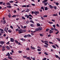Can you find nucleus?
<instances>
[{
  "label": "nucleus",
  "instance_id": "nucleus-1",
  "mask_svg": "<svg viewBox=\"0 0 60 60\" xmlns=\"http://www.w3.org/2000/svg\"><path fill=\"white\" fill-rule=\"evenodd\" d=\"M39 12L38 11H37V12L36 11H35V12H34H34H33V11H32V14H33L34 13L36 15H37V14H39Z\"/></svg>",
  "mask_w": 60,
  "mask_h": 60
},
{
  "label": "nucleus",
  "instance_id": "nucleus-2",
  "mask_svg": "<svg viewBox=\"0 0 60 60\" xmlns=\"http://www.w3.org/2000/svg\"><path fill=\"white\" fill-rule=\"evenodd\" d=\"M19 34H20L23 33V31L22 29H19L18 31Z\"/></svg>",
  "mask_w": 60,
  "mask_h": 60
},
{
  "label": "nucleus",
  "instance_id": "nucleus-3",
  "mask_svg": "<svg viewBox=\"0 0 60 60\" xmlns=\"http://www.w3.org/2000/svg\"><path fill=\"white\" fill-rule=\"evenodd\" d=\"M44 0H43L42 1V3H43L44 4V5L45 6H46L47 4H48V2H44Z\"/></svg>",
  "mask_w": 60,
  "mask_h": 60
},
{
  "label": "nucleus",
  "instance_id": "nucleus-4",
  "mask_svg": "<svg viewBox=\"0 0 60 60\" xmlns=\"http://www.w3.org/2000/svg\"><path fill=\"white\" fill-rule=\"evenodd\" d=\"M4 43L5 42L4 41H0V44H2V45L4 44Z\"/></svg>",
  "mask_w": 60,
  "mask_h": 60
},
{
  "label": "nucleus",
  "instance_id": "nucleus-5",
  "mask_svg": "<svg viewBox=\"0 0 60 60\" xmlns=\"http://www.w3.org/2000/svg\"><path fill=\"white\" fill-rule=\"evenodd\" d=\"M14 40L13 38H11L10 39V41H11V42H13L14 41Z\"/></svg>",
  "mask_w": 60,
  "mask_h": 60
},
{
  "label": "nucleus",
  "instance_id": "nucleus-6",
  "mask_svg": "<svg viewBox=\"0 0 60 60\" xmlns=\"http://www.w3.org/2000/svg\"><path fill=\"white\" fill-rule=\"evenodd\" d=\"M25 17H27V18H28L29 17V15H27V14H26L25 15Z\"/></svg>",
  "mask_w": 60,
  "mask_h": 60
},
{
  "label": "nucleus",
  "instance_id": "nucleus-7",
  "mask_svg": "<svg viewBox=\"0 0 60 60\" xmlns=\"http://www.w3.org/2000/svg\"><path fill=\"white\" fill-rule=\"evenodd\" d=\"M30 26H31V27H34V24H33V23L32 24H30Z\"/></svg>",
  "mask_w": 60,
  "mask_h": 60
},
{
  "label": "nucleus",
  "instance_id": "nucleus-8",
  "mask_svg": "<svg viewBox=\"0 0 60 60\" xmlns=\"http://www.w3.org/2000/svg\"><path fill=\"white\" fill-rule=\"evenodd\" d=\"M30 22H31V23H33V24H34V22L33 21V20H30Z\"/></svg>",
  "mask_w": 60,
  "mask_h": 60
},
{
  "label": "nucleus",
  "instance_id": "nucleus-9",
  "mask_svg": "<svg viewBox=\"0 0 60 60\" xmlns=\"http://www.w3.org/2000/svg\"><path fill=\"white\" fill-rule=\"evenodd\" d=\"M20 40H21L22 41H25L26 40L25 39H23V38H21V39H20Z\"/></svg>",
  "mask_w": 60,
  "mask_h": 60
},
{
  "label": "nucleus",
  "instance_id": "nucleus-10",
  "mask_svg": "<svg viewBox=\"0 0 60 60\" xmlns=\"http://www.w3.org/2000/svg\"><path fill=\"white\" fill-rule=\"evenodd\" d=\"M6 48H7V49H8V50H9L10 49V48L8 46H6Z\"/></svg>",
  "mask_w": 60,
  "mask_h": 60
},
{
  "label": "nucleus",
  "instance_id": "nucleus-11",
  "mask_svg": "<svg viewBox=\"0 0 60 60\" xmlns=\"http://www.w3.org/2000/svg\"><path fill=\"white\" fill-rule=\"evenodd\" d=\"M50 32V34H52L53 33V31H52L51 30H50L49 31Z\"/></svg>",
  "mask_w": 60,
  "mask_h": 60
},
{
  "label": "nucleus",
  "instance_id": "nucleus-12",
  "mask_svg": "<svg viewBox=\"0 0 60 60\" xmlns=\"http://www.w3.org/2000/svg\"><path fill=\"white\" fill-rule=\"evenodd\" d=\"M39 30V28H36V29H35V31L37 32Z\"/></svg>",
  "mask_w": 60,
  "mask_h": 60
},
{
  "label": "nucleus",
  "instance_id": "nucleus-13",
  "mask_svg": "<svg viewBox=\"0 0 60 60\" xmlns=\"http://www.w3.org/2000/svg\"><path fill=\"white\" fill-rule=\"evenodd\" d=\"M6 4L7 5H8L9 6V5H11V4L10 3H9V2H7V3Z\"/></svg>",
  "mask_w": 60,
  "mask_h": 60
},
{
  "label": "nucleus",
  "instance_id": "nucleus-14",
  "mask_svg": "<svg viewBox=\"0 0 60 60\" xmlns=\"http://www.w3.org/2000/svg\"><path fill=\"white\" fill-rule=\"evenodd\" d=\"M27 37H31L32 36L30 34H27Z\"/></svg>",
  "mask_w": 60,
  "mask_h": 60
},
{
  "label": "nucleus",
  "instance_id": "nucleus-15",
  "mask_svg": "<svg viewBox=\"0 0 60 60\" xmlns=\"http://www.w3.org/2000/svg\"><path fill=\"white\" fill-rule=\"evenodd\" d=\"M39 28V29H40V30H42V27H38Z\"/></svg>",
  "mask_w": 60,
  "mask_h": 60
},
{
  "label": "nucleus",
  "instance_id": "nucleus-16",
  "mask_svg": "<svg viewBox=\"0 0 60 60\" xmlns=\"http://www.w3.org/2000/svg\"><path fill=\"white\" fill-rule=\"evenodd\" d=\"M48 7H46L45 8V10H48Z\"/></svg>",
  "mask_w": 60,
  "mask_h": 60
},
{
  "label": "nucleus",
  "instance_id": "nucleus-17",
  "mask_svg": "<svg viewBox=\"0 0 60 60\" xmlns=\"http://www.w3.org/2000/svg\"><path fill=\"white\" fill-rule=\"evenodd\" d=\"M49 7H50V8H52V5H49Z\"/></svg>",
  "mask_w": 60,
  "mask_h": 60
},
{
  "label": "nucleus",
  "instance_id": "nucleus-18",
  "mask_svg": "<svg viewBox=\"0 0 60 60\" xmlns=\"http://www.w3.org/2000/svg\"><path fill=\"white\" fill-rule=\"evenodd\" d=\"M53 16H57L58 15V14L57 13H56V14H53Z\"/></svg>",
  "mask_w": 60,
  "mask_h": 60
},
{
  "label": "nucleus",
  "instance_id": "nucleus-19",
  "mask_svg": "<svg viewBox=\"0 0 60 60\" xmlns=\"http://www.w3.org/2000/svg\"><path fill=\"white\" fill-rule=\"evenodd\" d=\"M4 31L6 32L7 33H8V32L7 31V29L6 28H5L4 29Z\"/></svg>",
  "mask_w": 60,
  "mask_h": 60
},
{
  "label": "nucleus",
  "instance_id": "nucleus-20",
  "mask_svg": "<svg viewBox=\"0 0 60 60\" xmlns=\"http://www.w3.org/2000/svg\"><path fill=\"white\" fill-rule=\"evenodd\" d=\"M52 26L54 27V29H55V28H56V25H55V24H53L52 25Z\"/></svg>",
  "mask_w": 60,
  "mask_h": 60
},
{
  "label": "nucleus",
  "instance_id": "nucleus-21",
  "mask_svg": "<svg viewBox=\"0 0 60 60\" xmlns=\"http://www.w3.org/2000/svg\"><path fill=\"white\" fill-rule=\"evenodd\" d=\"M8 57H10V54L9 52H8Z\"/></svg>",
  "mask_w": 60,
  "mask_h": 60
},
{
  "label": "nucleus",
  "instance_id": "nucleus-22",
  "mask_svg": "<svg viewBox=\"0 0 60 60\" xmlns=\"http://www.w3.org/2000/svg\"><path fill=\"white\" fill-rule=\"evenodd\" d=\"M37 26H40L41 25L40 23H37Z\"/></svg>",
  "mask_w": 60,
  "mask_h": 60
},
{
  "label": "nucleus",
  "instance_id": "nucleus-23",
  "mask_svg": "<svg viewBox=\"0 0 60 60\" xmlns=\"http://www.w3.org/2000/svg\"><path fill=\"white\" fill-rule=\"evenodd\" d=\"M52 47L53 48H54V49H56V47L55 46V45H52Z\"/></svg>",
  "mask_w": 60,
  "mask_h": 60
},
{
  "label": "nucleus",
  "instance_id": "nucleus-24",
  "mask_svg": "<svg viewBox=\"0 0 60 60\" xmlns=\"http://www.w3.org/2000/svg\"><path fill=\"white\" fill-rule=\"evenodd\" d=\"M26 50H30V49L29 48H26Z\"/></svg>",
  "mask_w": 60,
  "mask_h": 60
},
{
  "label": "nucleus",
  "instance_id": "nucleus-25",
  "mask_svg": "<svg viewBox=\"0 0 60 60\" xmlns=\"http://www.w3.org/2000/svg\"><path fill=\"white\" fill-rule=\"evenodd\" d=\"M30 59V57H26V59H27L28 60Z\"/></svg>",
  "mask_w": 60,
  "mask_h": 60
},
{
  "label": "nucleus",
  "instance_id": "nucleus-26",
  "mask_svg": "<svg viewBox=\"0 0 60 60\" xmlns=\"http://www.w3.org/2000/svg\"><path fill=\"white\" fill-rule=\"evenodd\" d=\"M22 18L23 19H24V20H25L26 19L25 18L24 16H22Z\"/></svg>",
  "mask_w": 60,
  "mask_h": 60
},
{
  "label": "nucleus",
  "instance_id": "nucleus-27",
  "mask_svg": "<svg viewBox=\"0 0 60 60\" xmlns=\"http://www.w3.org/2000/svg\"><path fill=\"white\" fill-rule=\"evenodd\" d=\"M8 58L10 59H12V57H10V56L9 57H8Z\"/></svg>",
  "mask_w": 60,
  "mask_h": 60
},
{
  "label": "nucleus",
  "instance_id": "nucleus-28",
  "mask_svg": "<svg viewBox=\"0 0 60 60\" xmlns=\"http://www.w3.org/2000/svg\"><path fill=\"white\" fill-rule=\"evenodd\" d=\"M31 49H36L35 48H34V47H32V46H31Z\"/></svg>",
  "mask_w": 60,
  "mask_h": 60
},
{
  "label": "nucleus",
  "instance_id": "nucleus-29",
  "mask_svg": "<svg viewBox=\"0 0 60 60\" xmlns=\"http://www.w3.org/2000/svg\"><path fill=\"white\" fill-rule=\"evenodd\" d=\"M26 28V26H24V27H23V29H25Z\"/></svg>",
  "mask_w": 60,
  "mask_h": 60
},
{
  "label": "nucleus",
  "instance_id": "nucleus-30",
  "mask_svg": "<svg viewBox=\"0 0 60 60\" xmlns=\"http://www.w3.org/2000/svg\"><path fill=\"white\" fill-rule=\"evenodd\" d=\"M5 23H6L5 20H4V21H3L4 24H5Z\"/></svg>",
  "mask_w": 60,
  "mask_h": 60
},
{
  "label": "nucleus",
  "instance_id": "nucleus-31",
  "mask_svg": "<svg viewBox=\"0 0 60 60\" xmlns=\"http://www.w3.org/2000/svg\"><path fill=\"white\" fill-rule=\"evenodd\" d=\"M26 24H28L29 23V21H27L26 22Z\"/></svg>",
  "mask_w": 60,
  "mask_h": 60
},
{
  "label": "nucleus",
  "instance_id": "nucleus-32",
  "mask_svg": "<svg viewBox=\"0 0 60 60\" xmlns=\"http://www.w3.org/2000/svg\"><path fill=\"white\" fill-rule=\"evenodd\" d=\"M27 57V56H23V58H26Z\"/></svg>",
  "mask_w": 60,
  "mask_h": 60
},
{
  "label": "nucleus",
  "instance_id": "nucleus-33",
  "mask_svg": "<svg viewBox=\"0 0 60 60\" xmlns=\"http://www.w3.org/2000/svg\"><path fill=\"white\" fill-rule=\"evenodd\" d=\"M8 32H9V33H11L12 32L11 31V30H8Z\"/></svg>",
  "mask_w": 60,
  "mask_h": 60
},
{
  "label": "nucleus",
  "instance_id": "nucleus-34",
  "mask_svg": "<svg viewBox=\"0 0 60 60\" xmlns=\"http://www.w3.org/2000/svg\"><path fill=\"white\" fill-rule=\"evenodd\" d=\"M24 38H27V35H25L24 36Z\"/></svg>",
  "mask_w": 60,
  "mask_h": 60
},
{
  "label": "nucleus",
  "instance_id": "nucleus-35",
  "mask_svg": "<svg viewBox=\"0 0 60 60\" xmlns=\"http://www.w3.org/2000/svg\"><path fill=\"white\" fill-rule=\"evenodd\" d=\"M51 29L52 30V31H54V29L53 28H52H52H51Z\"/></svg>",
  "mask_w": 60,
  "mask_h": 60
},
{
  "label": "nucleus",
  "instance_id": "nucleus-36",
  "mask_svg": "<svg viewBox=\"0 0 60 60\" xmlns=\"http://www.w3.org/2000/svg\"><path fill=\"white\" fill-rule=\"evenodd\" d=\"M15 41L16 43H18V41H17V40H15Z\"/></svg>",
  "mask_w": 60,
  "mask_h": 60
},
{
  "label": "nucleus",
  "instance_id": "nucleus-37",
  "mask_svg": "<svg viewBox=\"0 0 60 60\" xmlns=\"http://www.w3.org/2000/svg\"><path fill=\"white\" fill-rule=\"evenodd\" d=\"M56 46V47H57V48H59V46H58V45H57V44H55V45Z\"/></svg>",
  "mask_w": 60,
  "mask_h": 60
},
{
  "label": "nucleus",
  "instance_id": "nucleus-38",
  "mask_svg": "<svg viewBox=\"0 0 60 60\" xmlns=\"http://www.w3.org/2000/svg\"><path fill=\"white\" fill-rule=\"evenodd\" d=\"M16 15H13L12 16V17H16Z\"/></svg>",
  "mask_w": 60,
  "mask_h": 60
},
{
  "label": "nucleus",
  "instance_id": "nucleus-39",
  "mask_svg": "<svg viewBox=\"0 0 60 60\" xmlns=\"http://www.w3.org/2000/svg\"><path fill=\"white\" fill-rule=\"evenodd\" d=\"M18 52L19 53H22V51H19Z\"/></svg>",
  "mask_w": 60,
  "mask_h": 60
},
{
  "label": "nucleus",
  "instance_id": "nucleus-40",
  "mask_svg": "<svg viewBox=\"0 0 60 60\" xmlns=\"http://www.w3.org/2000/svg\"><path fill=\"white\" fill-rule=\"evenodd\" d=\"M45 44H46V45L47 46H49V44H48V43H45Z\"/></svg>",
  "mask_w": 60,
  "mask_h": 60
},
{
  "label": "nucleus",
  "instance_id": "nucleus-41",
  "mask_svg": "<svg viewBox=\"0 0 60 60\" xmlns=\"http://www.w3.org/2000/svg\"><path fill=\"white\" fill-rule=\"evenodd\" d=\"M49 23H50V24H53V22H49Z\"/></svg>",
  "mask_w": 60,
  "mask_h": 60
},
{
  "label": "nucleus",
  "instance_id": "nucleus-42",
  "mask_svg": "<svg viewBox=\"0 0 60 60\" xmlns=\"http://www.w3.org/2000/svg\"><path fill=\"white\" fill-rule=\"evenodd\" d=\"M3 1H1V2H0V4L1 5H2L3 4Z\"/></svg>",
  "mask_w": 60,
  "mask_h": 60
},
{
  "label": "nucleus",
  "instance_id": "nucleus-43",
  "mask_svg": "<svg viewBox=\"0 0 60 60\" xmlns=\"http://www.w3.org/2000/svg\"><path fill=\"white\" fill-rule=\"evenodd\" d=\"M50 29H49V28H48L46 30V32H48V31H49V30Z\"/></svg>",
  "mask_w": 60,
  "mask_h": 60
},
{
  "label": "nucleus",
  "instance_id": "nucleus-44",
  "mask_svg": "<svg viewBox=\"0 0 60 60\" xmlns=\"http://www.w3.org/2000/svg\"><path fill=\"white\" fill-rule=\"evenodd\" d=\"M55 56L56 58H58L59 57V56L57 55H55Z\"/></svg>",
  "mask_w": 60,
  "mask_h": 60
},
{
  "label": "nucleus",
  "instance_id": "nucleus-45",
  "mask_svg": "<svg viewBox=\"0 0 60 60\" xmlns=\"http://www.w3.org/2000/svg\"><path fill=\"white\" fill-rule=\"evenodd\" d=\"M56 5H59V4L58 2H56Z\"/></svg>",
  "mask_w": 60,
  "mask_h": 60
},
{
  "label": "nucleus",
  "instance_id": "nucleus-46",
  "mask_svg": "<svg viewBox=\"0 0 60 60\" xmlns=\"http://www.w3.org/2000/svg\"><path fill=\"white\" fill-rule=\"evenodd\" d=\"M9 2L10 3H13V1L11 0V1H9Z\"/></svg>",
  "mask_w": 60,
  "mask_h": 60
},
{
  "label": "nucleus",
  "instance_id": "nucleus-47",
  "mask_svg": "<svg viewBox=\"0 0 60 60\" xmlns=\"http://www.w3.org/2000/svg\"><path fill=\"white\" fill-rule=\"evenodd\" d=\"M54 9L56 10L57 9V7L56 6H54Z\"/></svg>",
  "mask_w": 60,
  "mask_h": 60
},
{
  "label": "nucleus",
  "instance_id": "nucleus-48",
  "mask_svg": "<svg viewBox=\"0 0 60 60\" xmlns=\"http://www.w3.org/2000/svg\"><path fill=\"white\" fill-rule=\"evenodd\" d=\"M49 43H50V44H53V43L52 42H51V41H49Z\"/></svg>",
  "mask_w": 60,
  "mask_h": 60
},
{
  "label": "nucleus",
  "instance_id": "nucleus-49",
  "mask_svg": "<svg viewBox=\"0 0 60 60\" xmlns=\"http://www.w3.org/2000/svg\"><path fill=\"white\" fill-rule=\"evenodd\" d=\"M10 41H9L7 43H6V44H7L8 45V44H10Z\"/></svg>",
  "mask_w": 60,
  "mask_h": 60
},
{
  "label": "nucleus",
  "instance_id": "nucleus-50",
  "mask_svg": "<svg viewBox=\"0 0 60 60\" xmlns=\"http://www.w3.org/2000/svg\"><path fill=\"white\" fill-rule=\"evenodd\" d=\"M41 49H37V51H39H39H41Z\"/></svg>",
  "mask_w": 60,
  "mask_h": 60
},
{
  "label": "nucleus",
  "instance_id": "nucleus-51",
  "mask_svg": "<svg viewBox=\"0 0 60 60\" xmlns=\"http://www.w3.org/2000/svg\"><path fill=\"white\" fill-rule=\"evenodd\" d=\"M26 5H23L22 6V7H25L26 8Z\"/></svg>",
  "mask_w": 60,
  "mask_h": 60
},
{
  "label": "nucleus",
  "instance_id": "nucleus-52",
  "mask_svg": "<svg viewBox=\"0 0 60 60\" xmlns=\"http://www.w3.org/2000/svg\"><path fill=\"white\" fill-rule=\"evenodd\" d=\"M29 15V16H30V17H33V16L32 15H31V14H29V15Z\"/></svg>",
  "mask_w": 60,
  "mask_h": 60
},
{
  "label": "nucleus",
  "instance_id": "nucleus-53",
  "mask_svg": "<svg viewBox=\"0 0 60 60\" xmlns=\"http://www.w3.org/2000/svg\"><path fill=\"white\" fill-rule=\"evenodd\" d=\"M45 54V55H46V56H48V53H47L46 52H45L44 53Z\"/></svg>",
  "mask_w": 60,
  "mask_h": 60
},
{
  "label": "nucleus",
  "instance_id": "nucleus-54",
  "mask_svg": "<svg viewBox=\"0 0 60 60\" xmlns=\"http://www.w3.org/2000/svg\"><path fill=\"white\" fill-rule=\"evenodd\" d=\"M36 32V31H31V32L33 33H35Z\"/></svg>",
  "mask_w": 60,
  "mask_h": 60
},
{
  "label": "nucleus",
  "instance_id": "nucleus-55",
  "mask_svg": "<svg viewBox=\"0 0 60 60\" xmlns=\"http://www.w3.org/2000/svg\"><path fill=\"white\" fill-rule=\"evenodd\" d=\"M14 6H18V5H17V4H14Z\"/></svg>",
  "mask_w": 60,
  "mask_h": 60
},
{
  "label": "nucleus",
  "instance_id": "nucleus-56",
  "mask_svg": "<svg viewBox=\"0 0 60 60\" xmlns=\"http://www.w3.org/2000/svg\"><path fill=\"white\" fill-rule=\"evenodd\" d=\"M44 17H47V15H45L43 16Z\"/></svg>",
  "mask_w": 60,
  "mask_h": 60
},
{
  "label": "nucleus",
  "instance_id": "nucleus-57",
  "mask_svg": "<svg viewBox=\"0 0 60 60\" xmlns=\"http://www.w3.org/2000/svg\"><path fill=\"white\" fill-rule=\"evenodd\" d=\"M44 47H45V48H47L48 47V46H47V45H44Z\"/></svg>",
  "mask_w": 60,
  "mask_h": 60
},
{
  "label": "nucleus",
  "instance_id": "nucleus-58",
  "mask_svg": "<svg viewBox=\"0 0 60 60\" xmlns=\"http://www.w3.org/2000/svg\"><path fill=\"white\" fill-rule=\"evenodd\" d=\"M51 36L50 34H49V35H48L47 36L48 37H49L50 36Z\"/></svg>",
  "mask_w": 60,
  "mask_h": 60
},
{
  "label": "nucleus",
  "instance_id": "nucleus-59",
  "mask_svg": "<svg viewBox=\"0 0 60 60\" xmlns=\"http://www.w3.org/2000/svg\"><path fill=\"white\" fill-rule=\"evenodd\" d=\"M0 30L1 31H4V30L3 29H1V28H0Z\"/></svg>",
  "mask_w": 60,
  "mask_h": 60
},
{
  "label": "nucleus",
  "instance_id": "nucleus-60",
  "mask_svg": "<svg viewBox=\"0 0 60 60\" xmlns=\"http://www.w3.org/2000/svg\"><path fill=\"white\" fill-rule=\"evenodd\" d=\"M47 59L46 58H43L42 59L43 60H46Z\"/></svg>",
  "mask_w": 60,
  "mask_h": 60
},
{
  "label": "nucleus",
  "instance_id": "nucleus-61",
  "mask_svg": "<svg viewBox=\"0 0 60 60\" xmlns=\"http://www.w3.org/2000/svg\"><path fill=\"white\" fill-rule=\"evenodd\" d=\"M5 50V49H4V48H3L2 49V50L3 51H4V50Z\"/></svg>",
  "mask_w": 60,
  "mask_h": 60
},
{
  "label": "nucleus",
  "instance_id": "nucleus-62",
  "mask_svg": "<svg viewBox=\"0 0 60 60\" xmlns=\"http://www.w3.org/2000/svg\"><path fill=\"white\" fill-rule=\"evenodd\" d=\"M41 18L42 19H43V20H44V19L43 17V16H41Z\"/></svg>",
  "mask_w": 60,
  "mask_h": 60
},
{
  "label": "nucleus",
  "instance_id": "nucleus-63",
  "mask_svg": "<svg viewBox=\"0 0 60 60\" xmlns=\"http://www.w3.org/2000/svg\"><path fill=\"white\" fill-rule=\"evenodd\" d=\"M40 35L41 36H43V35L42 34H40Z\"/></svg>",
  "mask_w": 60,
  "mask_h": 60
},
{
  "label": "nucleus",
  "instance_id": "nucleus-64",
  "mask_svg": "<svg viewBox=\"0 0 60 60\" xmlns=\"http://www.w3.org/2000/svg\"><path fill=\"white\" fill-rule=\"evenodd\" d=\"M35 60V57H34L33 58V60Z\"/></svg>",
  "mask_w": 60,
  "mask_h": 60
}]
</instances>
